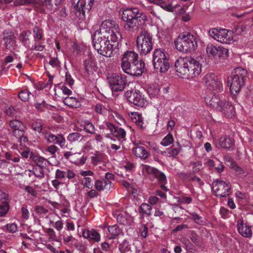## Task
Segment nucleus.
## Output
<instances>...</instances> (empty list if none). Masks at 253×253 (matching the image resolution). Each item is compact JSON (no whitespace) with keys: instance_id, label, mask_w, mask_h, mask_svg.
Returning <instances> with one entry per match:
<instances>
[{"instance_id":"46","label":"nucleus","mask_w":253,"mask_h":253,"mask_svg":"<svg viewBox=\"0 0 253 253\" xmlns=\"http://www.w3.org/2000/svg\"><path fill=\"white\" fill-rule=\"evenodd\" d=\"M93 179L91 177H84L82 183L84 187L88 189H92L93 187Z\"/></svg>"},{"instance_id":"5","label":"nucleus","mask_w":253,"mask_h":253,"mask_svg":"<svg viewBox=\"0 0 253 253\" xmlns=\"http://www.w3.org/2000/svg\"><path fill=\"white\" fill-rule=\"evenodd\" d=\"M92 41L93 47L99 54L106 57L110 56L113 46L115 45L110 42V39L94 33Z\"/></svg>"},{"instance_id":"40","label":"nucleus","mask_w":253,"mask_h":253,"mask_svg":"<svg viewBox=\"0 0 253 253\" xmlns=\"http://www.w3.org/2000/svg\"><path fill=\"white\" fill-rule=\"evenodd\" d=\"M84 127V129L87 133L90 134H94L95 132V127L93 125L90 123L88 121H86L84 122V124L83 125Z\"/></svg>"},{"instance_id":"55","label":"nucleus","mask_w":253,"mask_h":253,"mask_svg":"<svg viewBox=\"0 0 253 253\" xmlns=\"http://www.w3.org/2000/svg\"><path fill=\"white\" fill-rule=\"evenodd\" d=\"M47 104L45 103V102L43 100L42 102H38L37 103L35 106V108L40 111H44L47 108Z\"/></svg>"},{"instance_id":"4","label":"nucleus","mask_w":253,"mask_h":253,"mask_svg":"<svg viewBox=\"0 0 253 253\" xmlns=\"http://www.w3.org/2000/svg\"><path fill=\"white\" fill-rule=\"evenodd\" d=\"M174 44L176 48L183 53L194 51L197 46L195 37L188 32L179 34L174 41Z\"/></svg>"},{"instance_id":"12","label":"nucleus","mask_w":253,"mask_h":253,"mask_svg":"<svg viewBox=\"0 0 253 253\" xmlns=\"http://www.w3.org/2000/svg\"><path fill=\"white\" fill-rule=\"evenodd\" d=\"M212 189L215 195L220 198L227 197L231 193L229 183L219 179H216L213 182Z\"/></svg>"},{"instance_id":"28","label":"nucleus","mask_w":253,"mask_h":253,"mask_svg":"<svg viewBox=\"0 0 253 253\" xmlns=\"http://www.w3.org/2000/svg\"><path fill=\"white\" fill-rule=\"evenodd\" d=\"M84 66L86 72L89 75L92 74L97 69L96 63L92 58H89L84 61Z\"/></svg>"},{"instance_id":"53","label":"nucleus","mask_w":253,"mask_h":253,"mask_svg":"<svg viewBox=\"0 0 253 253\" xmlns=\"http://www.w3.org/2000/svg\"><path fill=\"white\" fill-rule=\"evenodd\" d=\"M9 206L7 203L0 205V217L4 216L8 211Z\"/></svg>"},{"instance_id":"36","label":"nucleus","mask_w":253,"mask_h":253,"mask_svg":"<svg viewBox=\"0 0 253 253\" xmlns=\"http://www.w3.org/2000/svg\"><path fill=\"white\" fill-rule=\"evenodd\" d=\"M133 117L132 118L133 122L136 124L137 126L142 129L144 128L143 126V117L140 113L138 112L133 113L132 114Z\"/></svg>"},{"instance_id":"52","label":"nucleus","mask_w":253,"mask_h":253,"mask_svg":"<svg viewBox=\"0 0 253 253\" xmlns=\"http://www.w3.org/2000/svg\"><path fill=\"white\" fill-rule=\"evenodd\" d=\"M179 177L184 181H190L193 173L191 172H180L178 173Z\"/></svg>"},{"instance_id":"30","label":"nucleus","mask_w":253,"mask_h":253,"mask_svg":"<svg viewBox=\"0 0 253 253\" xmlns=\"http://www.w3.org/2000/svg\"><path fill=\"white\" fill-rule=\"evenodd\" d=\"M150 3H153L160 6L164 10L169 11L173 12L176 6H172V4H167L163 0H147Z\"/></svg>"},{"instance_id":"57","label":"nucleus","mask_w":253,"mask_h":253,"mask_svg":"<svg viewBox=\"0 0 253 253\" xmlns=\"http://www.w3.org/2000/svg\"><path fill=\"white\" fill-rule=\"evenodd\" d=\"M129 248V244L128 242L126 240H124L123 242L120 244L119 249L121 251V252H126L128 250Z\"/></svg>"},{"instance_id":"1","label":"nucleus","mask_w":253,"mask_h":253,"mask_svg":"<svg viewBox=\"0 0 253 253\" xmlns=\"http://www.w3.org/2000/svg\"><path fill=\"white\" fill-rule=\"evenodd\" d=\"M174 68L177 75L181 78L191 79L198 76L202 70L199 61L190 56L179 57L176 60Z\"/></svg>"},{"instance_id":"47","label":"nucleus","mask_w":253,"mask_h":253,"mask_svg":"<svg viewBox=\"0 0 253 253\" xmlns=\"http://www.w3.org/2000/svg\"><path fill=\"white\" fill-rule=\"evenodd\" d=\"M33 173L36 177L42 178L44 176V172L42 167H35L33 168Z\"/></svg>"},{"instance_id":"16","label":"nucleus","mask_w":253,"mask_h":253,"mask_svg":"<svg viewBox=\"0 0 253 253\" xmlns=\"http://www.w3.org/2000/svg\"><path fill=\"white\" fill-rule=\"evenodd\" d=\"M104 124L109 129L112 136L116 137L119 142H123L126 140V131L124 128L116 126L109 122H104Z\"/></svg>"},{"instance_id":"62","label":"nucleus","mask_w":253,"mask_h":253,"mask_svg":"<svg viewBox=\"0 0 253 253\" xmlns=\"http://www.w3.org/2000/svg\"><path fill=\"white\" fill-rule=\"evenodd\" d=\"M31 34V33L30 31H26L23 32L20 36V40L23 42H27V41H29V37L30 36Z\"/></svg>"},{"instance_id":"63","label":"nucleus","mask_w":253,"mask_h":253,"mask_svg":"<svg viewBox=\"0 0 253 253\" xmlns=\"http://www.w3.org/2000/svg\"><path fill=\"white\" fill-rule=\"evenodd\" d=\"M94 186L95 189L98 191H101L105 189L103 186V183L100 180H97L95 181Z\"/></svg>"},{"instance_id":"45","label":"nucleus","mask_w":253,"mask_h":253,"mask_svg":"<svg viewBox=\"0 0 253 253\" xmlns=\"http://www.w3.org/2000/svg\"><path fill=\"white\" fill-rule=\"evenodd\" d=\"M173 141V138L172 135L169 134L162 139L161 144L164 146H167L171 144Z\"/></svg>"},{"instance_id":"33","label":"nucleus","mask_w":253,"mask_h":253,"mask_svg":"<svg viewBox=\"0 0 253 253\" xmlns=\"http://www.w3.org/2000/svg\"><path fill=\"white\" fill-rule=\"evenodd\" d=\"M108 231L111 235V239H116L120 235H123V232L122 229L117 224L109 226L108 227Z\"/></svg>"},{"instance_id":"49","label":"nucleus","mask_w":253,"mask_h":253,"mask_svg":"<svg viewBox=\"0 0 253 253\" xmlns=\"http://www.w3.org/2000/svg\"><path fill=\"white\" fill-rule=\"evenodd\" d=\"M231 168L235 171L237 175L245 176L247 174V172L244 169L239 167L236 164H235Z\"/></svg>"},{"instance_id":"8","label":"nucleus","mask_w":253,"mask_h":253,"mask_svg":"<svg viewBox=\"0 0 253 253\" xmlns=\"http://www.w3.org/2000/svg\"><path fill=\"white\" fill-rule=\"evenodd\" d=\"M152 37L147 32L141 33L138 36L136 41V47L139 53L146 55L152 49L153 43Z\"/></svg>"},{"instance_id":"31","label":"nucleus","mask_w":253,"mask_h":253,"mask_svg":"<svg viewBox=\"0 0 253 253\" xmlns=\"http://www.w3.org/2000/svg\"><path fill=\"white\" fill-rule=\"evenodd\" d=\"M13 135L18 139L20 143L25 144L28 141V138L25 135V131L23 129V127H21L17 129H14L12 130Z\"/></svg>"},{"instance_id":"34","label":"nucleus","mask_w":253,"mask_h":253,"mask_svg":"<svg viewBox=\"0 0 253 253\" xmlns=\"http://www.w3.org/2000/svg\"><path fill=\"white\" fill-rule=\"evenodd\" d=\"M64 104L71 108H79L81 106L80 102L73 97H66L63 100Z\"/></svg>"},{"instance_id":"17","label":"nucleus","mask_w":253,"mask_h":253,"mask_svg":"<svg viewBox=\"0 0 253 253\" xmlns=\"http://www.w3.org/2000/svg\"><path fill=\"white\" fill-rule=\"evenodd\" d=\"M216 110L220 111L228 117L232 118L234 116L235 110L231 102L228 100L221 98Z\"/></svg>"},{"instance_id":"20","label":"nucleus","mask_w":253,"mask_h":253,"mask_svg":"<svg viewBox=\"0 0 253 253\" xmlns=\"http://www.w3.org/2000/svg\"><path fill=\"white\" fill-rule=\"evenodd\" d=\"M138 55L137 53L133 51H129L125 52L122 58L121 66L130 64H133L138 60Z\"/></svg>"},{"instance_id":"58","label":"nucleus","mask_w":253,"mask_h":253,"mask_svg":"<svg viewBox=\"0 0 253 253\" xmlns=\"http://www.w3.org/2000/svg\"><path fill=\"white\" fill-rule=\"evenodd\" d=\"M157 169L151 167L148 165H143L142 170L143 171L146 172L148 174H153L154 175L155 170H157Z\"/></svg>"},{"instance_id":"64","label":"nucleus","mask_w":253,"mask_h":253,"mask_svg":"<svg viewBox=\"0 0 253 253\" xmlns=\"http://www.w3.org/2000/svg\"><path fill=\"white\" fill-rule=\"evenodd\" d=\"M65 82L67 84H68L69 86H71L74 84V80L71 77V75L68 72H66L65 75Z\"/></svg>"},{"instance_id":"21","label":"nucleus","mask_w":253,"mask_h":253,"mask_svg":"<svg viewBox=\"0 0 253 253\" xmlns=\"http://www.w3.org/2000/svg\"><path fill=\"white\" fill-rule=\"evenodd\" d=\"M63 0H40L39 4L45 7L48 12H53Z\"/></svg>"},{"instance_id":"6","label":"nucleus","mask_w":253,"mask_h":253,"mask_svg":"<svg viewBox=\"0 0 253 253\" xmlns=\"http://www.w3.org/2000/svg\"><path fill=\"white\" fill-rule=\"evenodd\" d=\"M247 75V71L241 67H237L234 69L230 79H228V82L230 84V90L232 94L235 95L241 90L244 86V77Z\"/></svg>"},{"instance_id":"23","label":"nucleus","mask_w":253,"mask_h":253,"mask_svg":"<svg viewBox=\"0 0 253 253\" xmlns=\"http://www.w3.org/2000/svg\"><path fill=\"white\" fill-rule=\"evenodd\" d=\"M237 228L239 234L242 236L246 238H250L252 236V231L251 227L247 225L246 223H244L242 220L238 221Z\"/></svg>"},{"instance_id":"10","label":"nucleus","mask_w":253,"mask_h":253,"mask_svg":"<svg viewBox=\"0 0 253 253\" xmlns=\"http://www.w3.org/2000/svg\"><path fill=\"white\" fill-rule=\"evenodd\" d=\"M107 80L114 91L123 90L127 84L126 76L122 74H112L107 77Z\"/></svg>"},{"instance_id":"43","label":"nucleus","mask_w":253,"mask_h":253,"mask_svg":"<svg viewBox=\"0 0 253 253\" xmlns=\"http://www.w3.org/2000/svg\"><path fill=\"white\" fill-rule=\"evenodd\" d=\"M9 126L13 130L24 127L23 123L17 119L10 121Z\"/></svg>"},{"instance_id":"26","label":"nucleus","mask_w":253,"mask_h":253,"mask_svg":"<svg viewBox=\"0 0 253 253\" xmlns=\"http://www.w3.org/2000/svg\"><path fill=\"white\" fill-rule=\"evenodd\" d=\"M154 177L157 179L160 187L165 191H168L169 189L165 186L167 183V179L166 175L161 171L157 169L155 170Z\"/></svg>"},{"instance_id":"51","label":"nucleus","mask_w":253,"mask_h":253,"mask_svg":"<svg viewBox=\"0 0 253 253\" xmlns=\"http://www.w3.org/2000/svg\"><path fill=\"white\" fill-rule=\"evenodd\" d=\"M38 0H15L14 2L15 5H26L34 3L35 2L39 3V1Z\"/></svg>"},{"instance_id":"22","label":"nucleus","mask_w":253,"mask_h":253,"mask_svg":"<svg viewBox=\"0 0 253 253\" xmlns=\"http://www.w3.org/2000/svg\"><path fill=\"white\" fill-rule=\"evenodd\" d=\"M3 40L5 47L10 49L15 44V37L14 33L10 31H5L3 33Z\"/></svg>"},{"instance_id":"42","label":"nucleus","mask_w":253,"mask_h":253,"mask_svg":"<svg viewBox=\"0 0 253 253\" xmlns=\"http://www.w3.org/2000/svg\"><path fill=\"white\" fill-rule=\"evenodd\" d=\"M152 207L149 204L146 203H142L140 207V213L142 212L148 216L151 215V211H152Z\"/></svg>"},{"instance_id":"54","label":"nucleus","mask_w":253,"mask_h":253,"mask_svg":"<svg viewBox=\"0 0 253 253\" xmlns=\"http://www.w3.org/2000/svg\"><path fill=\"white\" fill-rule=\"evenodd\" d=\"M30 92L28 90H22L19 93V97L23 101H27L29 98Z\"/></svg>"},{"instance_id":"56","label":"nucleus","mask_w":253,"mask_h":253,"mask_svg":"<svg viewBox=\"0 0 253 253\" xmlns=\"http://www.w3.org/2000/svg\"><path fill=\"white\" fill-rule=\"evenodd\" d=\"M32 127L33 130L40 133L42 129V125L41 122H36L32 125Z\"/></svg>"},{"instance_id":"44","label":"nucleus","mask_w":253,"mask_h":253,"mask_svg":"<svg viewBox=\"0 0 253 253\" xmlns=\"http://www.w3.org/2000/svg\"><path fill=\"white\" fill-rule=\"evenodd\" d=\"M74 246L78 251L83 253H85L87 250V244L86 243L77 242L75 244Z\"/></svg>"},{"instance_id":"29","label":"nucleus","mask_w":253,"mask_h":253,"mask_svg":"<svg viewBox=\"0 0 253 253\" xmlns=\"http://www.w3.org/2000/svg\"><path fill=\"white\" fill-rule=\"evenodd\" d=\"M132 151L135 156L141 159L145 160L149 156V152L143 146H136Z\"/></svg>"},{"instance_id":"15","label":"nucleus","mask_w":253,"mask_h":253,"mask_svg":"<svg viewBox=\"0 0 253 253\" xmlns=\"http://www.w3.org/2000/svg\"><path fill=\"white\" fill-rule=\"evenodd\" d=\"M206 52L208 56L214 58L224 59L227 57L228 54V50L227 48L220 46H217L211 43L207 45Z\"/></svg>"},{"instance_id":"13","label":"nucleus","mask_w":253,"mask_h":253,"mask_svg":"<svg viewBox=\"0 0 253 253\" xmlns=\"http://www.w3.org/2000/svg\"><path fill=\"white\" fill-rule=\"evenodd\" d=\"M128 101L138 107L143 108L146 105V100L138 90H128L125 93Z\"/></svg>"},{"instance_id":"38","label":"nucleus","mask_w":253,"mask_h":253,"mask_svg":"<svg viewBox=\"0 0 253 253\" xmlns=\"http://www.w3.org/2000/svg\"><path fill=\"white\" fill-rule=\"evenodd\" d=\"M192 220L197 224L199 225H205L207 220L204 217L201 216L195 212L190 213Z\"/></svg>"},{"instance_id":"7","label":"nucleus","mask_w":253,"mask_h":253,"mask_svg":"<svg viewBox=\"0 0 253 253\" xmlns=\"http://www.w3.org/2000/svg\"><path fill=\"white\" fill-rule=\"evenodd\" d=\"M153 64L157 72L165 73L170 67V63L163 49H155L153 54Z\"/></svg>"},{"instance_id":"14","label":"nucleus","mask_w":253,"mask_h":253,"mask_svg":"<svg viewBox=\"0 0 253 253\" xmlns=\"http://www.w3.org/2000/svg\"><path fill=\"white\" fill-rule=\"evenodd\" d=\"M93 3L94 0H79L75 6L76 16L80 19H84L85 13H88L91 10Z\"/></svg>"},{"instance_id":"48","label":"nucleus","mask_w":253,"mask_h":253,"mask_svg":"<svg viewBox=\"0 0 253 253\" xmlns=\"http://www.w3.org/2000/svg\"><path fill=\"white\" fill-rule=\"evenodd\" d=\"M5 158L8 160H11L14 163H18L20 161V157L17 156L16 157L13 156L10 152H6L4 153Z\"/></svg>"},{"instance_id":"50","label":"nucleus","mask_w":253,"mask_h":253,"mask_svg":"<svg viewBox=\"0 0 253 253\" xmlns=\"http://www.w3.org/2000/svg\"><path fill=\"white\" fill-rule=\"evenodd\" d=\"M190 238L191 240L197 246H200V238L196 233L192 232L190 235Z\"/></svg>"},{"instance_id":"11","label":"nucleus","mask_w":253,"mask_h":253,"mask_svg":"<svg viewBox=\"0 0 253 253\" xmlns=\"http://www.w3.org/2000/svg\"><path fill=\"white\" fill-rule=\"evenodd\" d=\"M209 34L215 40L222 43L230 44L233 41L231 32L225 29H212L209 31Z\"/></svg>"},{"instance_id":"9","label":"nucleus","mask_w":253,"mask_h":253,"mask_svg":"<svg viewBox=\"0 0 253 253\" xmlns=\"http://www.w3.org/2000/svg\"><path fill=\"white\" fill-rule=\"evenodd\" d=\"M206 86L210 90L220 92L223 90V85L219 77L214 73L206 74L203 79Z\"/></svg>"},{"instance_id":"35","label":"nucleus","mask_w":253,"mask_h":253,"mask_svg":"<svg viewBox=\"0 0 253 253\" xmlns=\"http://www.w3.org/2000/svg\"><path fill=\"white\" fill-rule=\"evenodd\" d=\"M181 149V146L179 143L176 146L173 145L167 149L164 153H166L168 157H175L179 153Z\"/></svg>"},{"instance_id":"60","label":"nucleus","mask_w":253,"mask_h":253,"mask_svg":"<svg viewBox=\"0 0 253 253\" xmlns=\"http://www.w3.org/2000/svg\"><path fill=\"white\" fill-rule=\"evenodd\" d=\"M139 231L141 234V236L145 238L147 237L148 233V228L145 224H142L139 228Z\"/></svg>"},{"instance_id":"41","label":"nucleus","mask_w":253,"mask_h":253,"mask_svg":"<svg viewBox=\"0 0 253 253\" xmlns=\"http://www.w3.org/2000/svg\"><path fill=\"white\" fill-rule=\"evenodd\" d=\"M34 38L35 42H38L42 39V31L39 27H36L33 29Z\"/></svg>"},{"instance_id":"3","label":"nucleus","mask_w":253,"mask_h":253,"mask_svg":"<svg viewBox=\"0 0 253 253\" xmlns=\"http://www.w3.org/2000/svg\"><path fill=\"white\" fill-rule=\"evenodd\" d=\"M94 33H98V35L110 39L113 43H118L122 39V35L119 32L118 24L112 20H105L101 24L99 29L97 30Z\"/></svg>"},{"instance_id":"19","label":"nucleus","mask_w":253,"mask_h":253,"mask_svg":"<svg viewBox=\"0 0 253 253\" xmlns=\"http://www.w3.org/2000/svg\"><path fill=\"white\" fill-rule=\"evenodd\" d=\"M131 67V68H128V74L132 76H140L144 71L145 63L142 60H137L132 64Z\"/></svg>"},{"instance_id":"59","label":"nucleus","mask_w":253,"mask_h":253,"mask_svg":"<svg viewBox=\"0 0 253 253\" xmlns=\"http://www.w3.org/2000/svg\"><path fill=\"white\" fill-rule=\"evenodd\" d=\"M66 177V171L57 169L55 172V178L58 179H63Z\"/></svg>"},{"instance_id":"39","label":"nucleus","mask_w":253,"mask_h":253,"mask_svg":"<svg viewBox=\"0 0 253 253\" xmlns=\"http://www.w3.org/2000/svg\"><path fill=\"white\" fill-rule=\"evenodd\" d=\"M63 243L65 245L69 246L75 239L71 233L63 232L62 235Z\"/></svg>"},{"instance_id":"27","label":"nucleus","mask_w":253,"mask_h":253,"mask_svg":"<svg viewBox=\"0 0 253 253\" xmlns=\"http://www.w3.org/2000/svg\"><path fill=\"white\" fill-rule=\"evenodd\" d=\"M218 144L223 149H229L233 147L234 141L228 136H224L220 138Z\"/></svg>"},{"instance_id":"18","label":"nucleus","mask_w":253,"mask_h":253,"mask_svg":"<svg viewBox=\"0 0 253 253\" xmlns=\"http://www.w3.org/2000/svg\"><path fill=\"white\" fill-rule=\"evenodd\" d=\"M45 139L49 143L58 144L61 148L65 147V138L62 135L56 136L50 132H46L44 135Z\"/></svg>"},{"instance_id":"25","label":"nucleus","mask_w":253,"mask_h":253,"mask_svg":"<svg viewBox=\"0 0 253 253\" xmlns=\"http://www.w3.org/2000/svg\"><path fill=\"white\" fill-rule=\"evenodd\" d=\"M221 98L214 94L210 93L205 97V102L208 106L215 110Z\"/></svg>"},{"instance_id":"32","label":"nucleus","mask_w":253,"mask_h":253,"mask_svg":"<svg viewBox=\"0 0 253 253\" xmlns=\"http://www.w3.org/2000/svg\"><path fill=\"white\" fill-rule=\"evenodd\" d=\"M67 140L71 143L84 142V136L78 132H72L67 136Z\"/></svg>"},{"instance_id":"37","label":"nucleus","mask_w":253,"mask_h":253,"mask_svg":"<svg viewBox=\"0 0 253 253\" xmlns=\"http://www.w3.org/2000/svg\"><path fill=\"white\" fill-rule=\"evenodd\" d=\"M109 109V106L106 103H97L95 107V112L100 114H105Z\"/></svg>"},{"instance_id":"61","label":"nucleus","mask_w":253,"mask_h":253,"mask_svg":"<svg viewBox=\"0 0 253 253\" xmlns=\"http://www.w3.org/2000/svg\"><path fill=\"white\" fill-rule=\"evenodd\" d=\"M45 159L42 157H36L35 158V162L37 164L38 167L42 168L45 165Z\"/></svg>"},{"instance_id":"2","label":"nucleus","mask_w":253,"mask_h":253,"mask_svg":"<svg viewBox=\"0 0 253 253\" xmlns=\"http://www.w3.org/2000/svg\"><path fill=\"white\" fill-rule=\"evenodd\" d=\"M146 15L137 7L127 8L122 11L124 29L130 33L137 32L147 20Z\"/></svg>"},{"instance_id":"24","label":"nucleus","mask_w":253,"mask_h":253,"mask_svg":"<svg viewBox=\"0 0 253 253\" xmlns=\"http://www.w3.org/2000/svg\"><path fill=\"white\" fill-rule=\"evenodd\" d=\"M82 235L84 238L92 240L96 242H99L101 239L99 233L93 229L91 230H84L82 232Z\"/></svg>"}]
</instances>
